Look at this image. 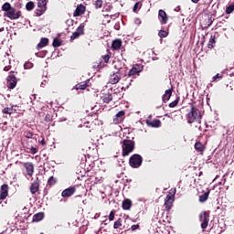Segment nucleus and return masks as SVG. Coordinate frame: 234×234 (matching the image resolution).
Listing matches in <instances>:
<instances>
[{"label": "nucleus", "instance_id": "f257e3e1", "mask_svg": "<svg viewBox=\"0 0 234 234\" xmlns=\"http://www.w3.org/2000/svg\"><path fill=\"white\" fill-rule=\"evenodd\" d=\"M187 123H202V113L200 110L191 106L190 112L186 115Z\"/></svg>", "mask_w": 234, "mask_h": 234}, {"label": "nucleus", "instance_id": "f03ea898", "mask_svg": "<svg viewBox=\"0 0 234 234\" xmlns=\"http://www.w3.org/2000/svg\"><path fill=\"white\" fill-rule=\"evenodd\" d=\"M134 151V142L132 140H124L122 142V156H129Z\"/></svg>", "mask_w": 234, "mask_h": 234}, {"label": "nucleus", "instance_id": "7ed1b4c3", "mask_svg": "<svg viewBox=\"0 0 234 234\" xmlns=\"http://www.w3.org/2000/svg\"><path fill=\"white\" fill-rule=\"evenodd\" d=\"M199 220L201 222V229H206L209 225V214L207 212H201L199 214Z\"/></svg>", "mask_w": 234, "mask_h": 234}, {"label": "nucleus", "instance_id": "20e7f679", "mask_svg": "<svg viewBox=\"0 0 234 234\" xmlns=\"http://www.w3.org/2000/svg\"><path fill=\"white\" fill-rule=\"evenodd\" d=\"M130 165L132 167H140L142 165V157L140 154H133L130 158Z\"/></svg>", "mask_w": 234, "mask_h": 234}, {"label": "nucleus", "instance_id": "39448f33", "mask_svg": "<svg viewBox=\"0 0 234 234\" xmlns=\"http://www.w3.org/2000/svg\"><path fill=\"white\" fill-rule=\"evenodd\" d=\"M6 16L9 19H19L21 17V11H16V8L12 7L7 13Z\"/></svg>", "mask_w": 234, "mask_h": 234}, {"label": "nucleus", "instance_id": "423d86ee", "mask_svg": "<svg viewBox=\"0 0 234 234\" xmlns=\"http://www.w3.org/2000/svg\"><path fill=\"white\" fill-rule=\"evenodd\" d=\"M173 202H175V195H167L165 198V207L166 211H169L173 207Z\"/></svg>", "mask_w": 234, "mask_h": 234}, {"label": "nucleus", "instance_id": "0eeeda50", "mask_svg": "<svg viewBox=\"0 0 234 234\" xmlns=\"http://www.w3.org/2000/svg\"><path fill=\"white\" fill-rule=\"evenodd\" d=\"M158 17L161 25H167V22L169 21V16H167V13H165V11L160 9L158 11Z\"/></svg>", "mask_w": 234, "mask_h": 234}, {"label": "nucleus", "instance_id": "6e6552de", "mask_svg": "<svg viewBox=\"0 0 234 234\" xmlns=\"http://www.w3.org/2000/svg\"><path fill=\"white\" fill-rule=\"evenodd\" d=\"M16 85H17V79L15 75H8L7 77V87L8 89H16Z\"/></svg>", "mask_w": 234, "mask_h": 234}, {"label": "nucleus", "instance_id": "1a4fd4ad", "mask_svg": "<svg viewBox=\"0 0 234 234\" xmlns=\"http://www.w3.org/2000/svg\"><path fill=\"white\" fill-rule=\"evenodd\" d=\"M8 197V185L4 184L0 188V200H5Z\"/></svg>", "mask_w": 234, "mask_h": 234}, {"label": "nucleus", "instance_id": "9d476101", "mask_svg": "<svg viewBox=\"0 0 234 234\" xmlns=\"http://www.w3.org/2000/svg\"><path fill=\"white\" fill-rule=\"evenodd\" d=\"M120 80H122V76H120V72L117 71L110 76L109 81L112 85H116Z\"/></svg>", "mask_w": 234, "mask_h": 234}, {"label": "nucleus", "instance_id": "9b49d317", "mask_svg": "<svg viewBox=\"0 0 234 234\" xmlns=\"http://www.w3.org/2000/svg\"><path fill=\"white\" fill-rule=\"evenodd\" d=\"M39 191V179L37 178L30 186L31 195H36Z\"/></svg>", "mask_w": 234, "mask_h": 234}, {"label": "nucleus", "instance_id": "f8f14e48", "mask_svg": "<svg viewBox=\"0 0 234 234\" xmlns=\"http://www.w3.org/2000/svg\"><path fill=\"white\" fill-rule=\"evenodd\" d=\"M24 167L27 170V173L28 176H32V175H34V164L25 163Z\"/></svg>", "mask_w": 234, "mask_h": 234}, {"label": "nucleus", "instance_id": "ddd939ff", "mask_svg": "<svg viewBox=\"0 0 234 234\" xmlns=\"http://www.w3.org/2000/svg\"><path fill=\"white\" fill-rule=\"evenodd\" d=\"M74 193H76V187L71 186L69 188L65 189L61 193V195H62V197H72V195H74Z\"/></svg>", "mask_w": 234, "mask_h": 234}, {"label": "nucleus", "instance_id": "4468645a", "mask_svg": "<svg viewBox=\"0 0 234 234\" xmlns=\"http://www.w3.org/2000/svg\"><path fill=\"white\" fill-rule=\"evenodd\" d=\"M171 96H173V90H166L162 97L164 103H167V101H169V100L171 99Z\"/></svg>", "mask_w": 234, "mask_h": 234}, {"label": "nucleus", "instance_id": "2eb2a0df", "mask_svg": "<svg viewBox=\"0 0 234 234\" xmlns=\"http://www.w3.org/2000/svg\"><path fill=\"white\" fill-rule=\"evenodd\" d=\"M85 10H86L85 5H80L76 8V10H75V12H74V16H83V14H85Z\"/></svg>", "mask_w": 234, "mask_h": 234}, {"label": "nucleus", "instance_id": "dca6fc26", "mask_svg": "<svg viewBox=\"0 0 234 234\" xmlns=\"http://www.w3.org/2000/svg\"><path fill=\"white\" fill-rule=\"evenodd\" d=\"M140 72V70H138V69L136 68H132V69H130L128 76L126 78V80L128 81H133V79H131V76H136V74H138Z\"/></svg>", "mask_w": 234, "mask_h": 234}, {"label": "nucleus", "instance_id": "f3484780", "mask_svg": "<svg viewBox=\"0 0 234 234\" xmlns=\"http://www.w3.org/2000/svg\"><path fill=\"white\" fill-rule=\"evenodd\" d=\"M101 100L104 103H111V101H112V94L111 93H105L103 94V96L101 97Z\"/></svg>", "mask_w": 234, "mask_h": 234}, {"label": "nucleus", "instance_id": "a211bd4d", "mask_svg": "<svg viewBox=\"0 0 234 234\" xmlns=\"http://www.w3.org/2000/svg\"><path fill=\"white\" fill-rule=\"evenodd\" d=\"M112 47L113 50H120V48L122 47V40H120V39L114 40L112 44Z\"/></svg>", "mask_w": 234, "mask_h": 234}, {"label": "nucleus", "instance_id": "6ab92c4d", "mask_svg": "<svg viewBox=\"0 0 234 234\" xmlns=\"http://www.w3.org/2000/svg\"><path fill=\"white\" fill-rule=\"evenodd\" d=\"M47 45H48V38L44 37L41 38L40 43L37 44V48H43L44 47H47Z\"/></svg>", "mask_w": 234, "mask_h": 234}, {"label": "nucleus", "instance_id": "aec40b11", "mask_svg": "<svg viewBox=\"0 0 234 234\" xmlns=\"http://www.w3.org/2000/svg\"><path fill=\"white\" fill-rule=\"evenodd\" d=\"M146 123H148L151 127H160L162 122H160V120L158 119H155L151 122H149V121H146Z\"/></svg>", "mask_w": 234, "mask_h": 234}, {"label": "nucleus", "instance_id": "412c9836", "mask_svg": "<svg viewBox=\"0 0 234 234\" xmlns=\"http://www.w3.org/2000/svg\"><path fill=\"white\" fill-rule=\"evenodd\" d=\"M131 206H133V202L130 199H125L122 202V208L123 209H131Z\"/></svg>", "mask_w": 234, "mask_h": 234}, {"label": "nucleus", "instance_id": "4be33fe9", "mask_svg": "<svg viewBox=\"0 0 234 234\" xmlns=\"http://www.w3.org/2000/svg\"><path fill=\"white\" fill-rule=\"evenodd\" d=\"M4 65H5L4 67L5 72H8V70H10V69H12V66H10V59H8V58L4 59Z\"/></svg>", "mask_w": 234, "mask_h": 234}, {"label": "nucleus", "instance_id": "5701e85b", "mask_svg": "<svg viewBox=\"0 0 234 234\" xmlns=\"http://www.w3.org/2000/svg\"><path fill=\"white\" fill-rule=\"evenodd\" d=\"M45 215L43 213H37L33 216V220L35 222H39V220H43Z\"/></svg>", "mask_w": 234, "mask_h": 234}, {"label": "nucleus", "instance_id": "b1692460", "mask_svg": "<svg viewBox=\"0 0 234 234\" xmlns=\"http://www.w3.org/2000/svg\"><path fill=\"white\" fill-rule=\"evenodd\" d=\"M37 6L43 10H47V0H38Z\"/></svg>", "mask_w": 234, "mask_h": 234}, {"label": "nucleus", "instance_id": "393cba45", "mask_svg": "<svg viewBox=\"0 0 234 234\" xmlns=\"http://www.w3.org/2000/svg\"><path fill=\"white\" fill-rule=\"evenodd\" d=\"M208 197H209V191L199 196V202H206V200H207Z\"/></svg>", "mask_w": 234, "mask_h": 234}, {"label": "nucleus", "instance_id": "a878e982", "mask_svg": "<svg viewBox=\"0 0 234 234\" xmlns=\"http://www.w3.org/2000/svg\"><path fill=\"white\" fill-rule=\"evenodd\" d=\"M12 8V5H10V3H5L3 5H2V10L4 12H6V14L9 12V10Z\"/></svg>", "mask_w": 234, "mask_h": 234}, {"label": "nucleus", "instance_id": "bb28decb", "mask_svg": "<svg viewBox=\"0 0 234 234\" xmlns=\"http://www.w3.org/2000/svg\"><path fill=\"white\" fill-rule=\"evenodd\" d=\"M84 31H85V26L80 25V26L77 28V30H76L75 32H77V34H78L79 36H82V34H83Z\"/></svg>", "mask_w": 234, "mask_h": 234}, {"label": "nucleus", "instance_id": "cd10ccee", "mask_svg": "<svg viewBox=\"0 0 234 234\" xmlns=\"http://www.w3.org/2000/svg\"><path fill=\"white\" fill-rule=\"evenodd\" d=\"M195 149L196 151L202 153V151H204V145H202L200 143H196Z\"/></svg>", "mask_w": 234, "mask_h": 234}, {"label": "nucleus", "instance_id": "c85d7f7f", "mask_svg": "<svg viewBox=\"0 0 234 234\" xmlns=\"http://www.w3.org/2000/svg\"><path fill=\"white\" fill-rule=\"evenodd\" d=\"M158 36L159 37H167V36H169V33L165 30H160Z\"/></svg>", "mask_w": 234, "mask_h": 234}, {"label": "nucleus", "instance_id": "c756f323", "mask_svg": "<svg viewBox=\"0 0 234 234\" xmlns=\"http://www.w3.org/2000/svg\"><path fill=\"white\" fill-rule=\"evenodd\" d=\"M213 45H215V37L211 36L207 45L208 48H213Z\"/></svg>", "mask_w": 234, "mask_h": 234}, {"label": "nucleus", "instance_id": "7c9ffc66", "mask_svg": "<svg viewBox=\"0 0 234 234\" xmlns=\"http://www.w3.org/2000/svg\"><path fill=\"white\" fill-rule=\"evenodd\" d=\"M53 47L57 48L58 47H61V40L58 38H54L53 40Z\"/></svg>", "mask_w": 234, "mask_h": 234}, {"label": "nucleus", "instance_id": "2f4dec72", "mask_svg": "<svg viewBox=\"0 0 234 234\" xmlns=\"http://www.w3.org/2000/svg\"><path fill=\"white\" fill-rule=\"evenodd\" d=\"M117 118H119L120 120H123V118H125V112L124 111H120L117 112L116 114Z\"/></svg>", "mask_w": 234, "mask_h": 234}, {"label": "nucleus", "instance_id": "473e14b6", "mask_svg": "<svg viewBox=\"0 0 234 234\" xmlns=\"http://www.w3.org/2000/svg\"><path fill=\"white\" fill-rule=\"evenodd\" d=\"M76 89H77V90H80H80H85V89H87V83L77 84Z\"/></svg>", "mask_w": 234, "mask_h": 234}, {"label": "nucleus", "instance_id": "72a5a7b5", "mask_svg": "<svg viewBox=\"0 0 234 234\" xmlns=\"http://www.w3.org/2000/svg\"><path fill=\"white\" fill-rule=\"evenodd\" d=\"M3 112H4V114H12L14 112V107L5 108Z\"/></svg>", "mask_w": 234, "mask_h": 234}, {"label": "nucleus", "instance_id": "f704fd0d", "mask_svg": "<svg viewBox=\"0 0 234 234\" xmlns=\"http://www.w3.org/2000/svg\"><path fill=\"white\" fill-rule=\"evenodd\" d=\"M26 8L27 10H28L30 12V10H34V2H28L26 5Z\"/></svg>", "mask_w": 234, "mask_h": 234}, {"label": "nucleus", "instance_id": "c9c22d12", "mask_svg": "<svg viewBox=\"0 0 234 234\" xmlns=\"http://www.w3.org/2000/svg\"><path fill=\"white\" fill-rule=\"evenodd\" d=\"M24 136H25L26 138L32 139L33 136H34V133H32V132L26 131V132L24 133Z\"/></svg>", "mask_w": 234, "mask_h": 234}, {"label": "nucleus", "instance_id": "e433bc0d", "mask_svg": "<svg viewBox=\"0 0 234 234\" xmlns=\"http://www.w3.org/2000/svg\"><path fill=\"white\" fill-rule=\"evenodd\" d=\"M234 10V3L226 8L227 14H231Z\"/></svg>", "mask_w": 234, "mask_h": 234}, {"label": "nucleus", "instance_id": "4c0bfd02", "mask_svg": "<svg viewBox=\"0 0 234 234\" xmlns=\"http://www.w3.org/2000/svg\"><path fill=\"white\" fill-rule=\"evenodd\" d=\"M178 101H179V99H176V101L170 102V103H169V107H170L171 109L176 107V106L178 105Z\"/></svg>", "mask_w": 234, "mask_h": 234}, {"label": "nucleus", "instance_id": "58836bf2", "mask_svg": "<svg viewBox=\"0 0 234 234\" xmlns=\"http://www.w3.org/2000/svg\"><path fill=\"white\" fill-rule=\"evenodd\" d=\"M48 184L49 186H54V184H56V178L54 176H50L48 180Z\"/></svg>", "mask_w": 234, "mask_h": 234}, {"label": "nucleus", "instance_id": "ea45409f", "mask_svg": "<svg viewBox=\"0 0 234 234\" xmlns=\"http://www.w3.org/2000/svg\"><path fill=\"white\" fill-rule=\"evenodd\" d=\"M102 5H103V1L102 0H97L95 2L96 8H101Z\"/></svg>", "mask_w": 234, "mask_h": 234}, {"label": "nucleus", "instance_id": "a19ab883", "mask_svg": "<svg viewBox=\"0 0 234 234\" xmlns=\"http://www.w3.org/2000/svg\"><path fill=\"white\" fill-rule=\"evenodd\" d=\"M32 67H34V64L32 62H26L24 64V69H32Z\"/></svg>", "mask_w": 234, "mask_h": 234}, {"label": "nucleus", "instance_id": "79ce46f5", "mask_svg": "<svg viewBox=\"0 0 234 234\" xmlns=\"http://www.w3.org/2000/svg\"><path fill=\"white\" fill-rule=\"evenodd\" d=\"M120 226H122V220L121 219L115 221L114 224H113L114 229H118V228H120Z\"/></svg>", "mask_w": 234, "mask_h": 234}, {"label": "nucleus", "instance_id": "37998d69", "mask_svg": "<svg viewBox=\"0 0 234 234\" xmlns=\"http://www.w3.org/2000/svg\"><path fill=\"white\" fill-rule=\"evenodd\" d=\"M45 11H46L45 9H42V8L38 7V9H37V11H36V14H37V16H43Z\"/></svg>", "mask_w": 234, "mask_h": 234}, {"label": "nucleus", "instance_id": "c03bdc74", "mask_svg": "<svg viewBox=\"0 0 234 234\" xmlns=\"http://www.w3.org/2000/svg\"><path fill=\"white\" fill-rule=\"evenodd\" d=\"M77 37H80V35L77 31H75L72 36L70 37L71 41H74V39H77Z\"/></svg>", "mask_w": 234, "mask_h": 234}, {"label": "nucleus", "instance_id": "a18cd8bd", "mask_svg": "<svg viewBox=\"0 0 234 234\" xmlns=\"http://www.w3.org/2000/svg\"><path fill=\"white\" fill-rule=\"evenodd\" d=\"M139 8H140V2H136L133 6V12H138Z\"/></svg>", "mask_w": 234, "mask_h": 234}, {"label": "nucleus", "instance_id": "49530a36", "mask_svg": "<svg viewBox=\"0 0 234 234\" xmlns=\"http://www.w3.org/2000/svg\"><path fill=\"white\" fill-rule=\"evenodd\" d=\"M122 122V119H120V117H118L117 115H115V117L113 118V123H120Z\"/></svg>", "mask_w": 234, "mask_h": 234}, {"label": "nucleus", "instance_id": "de8ad7c7", "mask_svg": "<svg viewBox=\"0 0 234 234\" xmlns=\"http://www.w3.org/2000/svg\"><path fill=\"white\" fill-rule=\"evenodd\" d=\"M222 76L220 74H217L212 78L213 81H217V80H221Z\"/></svg>", "mask_w": 234, "mask_h": 234}, {"label": "nucleus", "instance_id": "09e8293b", "mask_svg": "<svg viewBox=\"0 0 234 234\" xmlns=\"http://www.w3.org/2000/svg\"><path fill=\"white\" fill-rule=\"evenodd\" d=\"M109 59H111V57L109 55H105L103 57L104 63H109Z\"/></svg>", "mask_w": 234, "mask_h": 234}, {"label": "nucleus", "instance_id": "8fccbe9b", "mask_svg": "<svg viewBox=\"0 0 234 234\" xmlns=\"http://www.w3.org/2000/svg\"><path fill=\"white\" fill-rule=\"evenodd\" d=\"M109 220H114V212L113 211H112L111 213H110V215H109Z\"/></svg>", "mask_w": 234, "mask_h": 234}, {"label": "nucleus", "instance_id": "3c124183", "mask_svg": "<svg viewBox=\"0 0 234 234\" xmlns=\"http://www.w3.org/2000/svg\"><path fill=\"white\" fill-rule=\"evenodd\" d=\"M30 151H31L32 154H36L37 153V148L31 147Z\"/></svg>", "mask_w": 234, "mask_h": 234}, {"label": "nucleus", "instance_id": "603ef678", "mask_svg": "<svg viewBox=\"0 0 234 234\" xmlns=\"http://www.w3.org/2000/svg\"><path fill=\"white\" fill-rule=\"evenodd\" d=\"M138 228H140V225H133L131 229L132 231H135V229H138Z\"/></svg>", "mask_w": 234, "mask_h": 234}, {"label": "nucleus", "instance_id": "864d4df0", "mask_svg": "<svg viewBox=\"0 0 234 234\" xmlns=\"http://www.w3.org/2000/svg\"><path fill=\"white\" fill-rule=\"evenodd\" d=\"M114 69H115L116 70H121V69H122V67L118 66V64H116V62H115V64H114Z\"/></svg>", "mask_w": 234, "mask_h": 234}, {"label": "nucleus", "instance_id": "5fc2aeb1", "mask_svg": "<svg viewBox=\"0 0 234 234\" xmlns=\"http://www.w3.org/2000/svg\"><path fill=\"white\" fill-rule=\"evenodd\" d=\"M191 1H192V3L197 4V3H198V1H200V0H191Z\"/></svg>", "mask_w": 234, "mask_h": 234}, {"label": "nucleus", "instance_id": "6e6d98bb", "mask_svg": "<svg viewBox=\"0 0 234 234\" xmlns=\"http://www.w3.org/2000/svg\"><path fill=\"white\" fill-rule=\"evenodd\" d=\"M40 144H42V145H45V140L43 139L41 142H40Z\"/></svg>", "mask_w": 234, "mask_h": 234}, {"label": "nucleus", "instance_id": "4d7b16f0", "mask_svg": "<svg viewBox=\"0 0 234 234\" xmlns=\"http://www.w3.org/2000/svg\"><path fill=\"white\" fill-rule=\"evenodd\" d=\"M129 85H131V83H129V84H126V87H127V88H129Z\"/></svg>", "mask_w": 234, "mask_h": 234}, {"label": "nucleus", "instance_id": "13d9d810", "mask_svg": "<svg viewBox=\"0 0 234 234\" xmlns=\"http://www.w3.org/2000/svg\"><path fill=\"white\" fill-rule=\"evenodd\" d=\"M4 28H0V32H3Z\"/></svg>", "mask_w": 234, "mask_h": 234}, {"label": "nucleus", "instance_id": "bf43d9fd", "mask_svg": "<svg viewBox=\"0 0 234 234\" xmlns=\"http://www.w3.org/2000/svg\"><path fill=\"white\" fill-rule=\"evenodd\" d=\"M175 193H176V189H174V195H175Z\"/></svg>", "mask_w": 234, "mask_h": 234}, {"label": "nucleus", "instance_id": "052dcab7", "mask_svg": "<svg viewBox=\"0 0 234 234\" xmlns=\"http://www.w3.org/2000/svg\"><path fill=\"white\" fill-rule=\"evenodd\" d=\"M40 234H43V232H42V233H40Z\"/></svg>", "mask_w": 234, "mask_h": 234}]
</instances>
